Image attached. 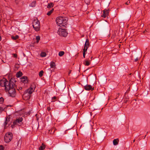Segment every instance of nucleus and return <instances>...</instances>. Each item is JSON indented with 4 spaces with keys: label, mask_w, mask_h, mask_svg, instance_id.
<instances>
[{
    "label": "nucleus",
    "mask_w": 150,
    "mask_h": 150,
    "mask_svg": "<svg viewBox=\"0 0 150 150\" xmlns=\"http://www.w3.org/2000/svg\"><path fill=\"white\" fill-rule=\"evenodd\" d=\"M13 125V124L12 125H11V127H12V128H13L14 127H15V125Z\"/></svg>",
    "instance_id": "35"
},
{
    "label": "nucleus",
    "mask_w": 150,
    "mask_h": 150,
    "mask_svg": "<svg viewBox=\"0 0 150 150\" xmlns=\"http://www.w3.org/2000/svg\"><path fill=\"white\" fill-rule=\"evenodd\" d=\"M22 73L21 72L19 71V72L17 73L16 74V77L18 78L21 77L22 75Z\"/></svg>",
    "instance_id": "15"
},
{
    "label": "nucleus",
    "mask_w": 150,
    "mask_h": 150,
    "mask_svg": "<svg viewBox=\"0 0 150 150\" xmlns=\"http://www.w3.org/2000/svg\"><path fill=\"white\" fill-rule=\"evenodd\" d=\"M120 45H119V46H120Z\"/></svg>",
    "instance_id": "45"
},
{
    "label": "nucleus",
    "mask_w": 150,
    "mask_h": 150,
    "mask_svg": "<svg viewBox=\"0 0 150 150\" xmlns=\"http://www.w3.org/2000/svg\"><path fill=\"white\" fill-rule=\"evenodd\" d=\"M103 14L102 16L104 18H105L106 16H108V13H105V11L103 10Z\"/></svg>",
    "instance_id": "16"
},
{
    "label": "nucleus",
    "mask_w": 150,
    "mask_h": 150,
    "mask_svg": "<svg viewBox=\"0 0 150 150\" xmlns=\"http://www.w3.org/2000/svg\"><path fill=\"white\" fill-rule=\"evenodd\" d=\"M84 88L87 91L93 90V88H92V87L91 85L88 84L84 86Z\"/></svg>",
    "instance_id": "8"
},
{
    "label": "nucleus",
    "mask_w": 150,
    "mask_h": 150,
    "mask_svg": "<svg viewBox=\"0 0 150 150\" xmlns=\"http://www.w3.org/2000/svg\"><path fill=\"white\" fill-rule=\"evenodd\" d=\"M44 73V71L43 70H41L40 71L39 74V75L40 77H41L43 75V74Z\"/></svg>",
    "instance_id": "24"
},
{
    "label": "nucleus",
    "mask_w": 150,
    "mask_h": 150,
    "mask_svg": "<svg viewBox=\"0 0 150 150\" xmlns=\"http://www.w3.org/2000/svg\"><path fill=\"white\" fill-rule=\"evenodd\" d=\"M40 56L41 57H45L46 56V54L45 52H42L40 54Z\"/></svg>",
    "instance_id": "25"
},
{
    "label": "nucleus",
    "mask_w": 150,
    "mask_h": 150,
    "mask_svg": "<svg viewBox=\"0 0 150 150\" xmlns=\"http://www.w3.org/2000/svg\"><path fill=\"white\" fill-rule=\"evenodd\" d=\"M22 120L23 118L22 117H19L18 119H17L13 122V124L14 125H16L20 126L22 124Z\"/></svg>",
    "instance_id": "7"
},
{
    "label": "nucleus",
    "mask_w": 150,
    "mask_h": 150,
    "mask_svg": "<svg viewBox=\"0 0 150 150\" xmlns=\"http://www.w3.org/2000/svg\"><path fill=\"white\" fill-rule=\"evenodd\" d=\"M1 36H0V41L1 40Z\"/></svg>",
    "instance_id": "41"
},
{
    "label": "nucleus",
    "mask_w": 150,
    "mask_h": 150,
    "mask_svg": "<svg viewBox=\"0 0 150 150\" xmlns=\"http://www.w3.org/2000/svg\"><path fill=\"white\" fill-rule=\"evenodd\" d=\"M21 81L24 83H27L28 82L27 77L26 76H23L21 78Z\"/></svg>",
    "instance_id": "9"
},
{
    "label": "nucleus",
    "mask_w": 150,
    "mask_h": 150,
    "mask_svg": "<svg viewBox=\"0 0 150 150\" xmlns=\"http://www.w3.org/2000/svg\"><path fill=\"white\" fill-rule=\"evenodd\" d=\"M89 47V40L88 39H86L85 44L84 47L83 49H86V50Z\"/></svg>",
    "instance_id": "10"
},
{
    "label": "nucleus",
    "mask_w": 150,
    "mask_h": 150,
    "mask_svg": "<svg viewBox=\"0 0 150 150\" xmlns=\"http://www.w3.org/2000/svg\"><path fill=\"white\" fill-rule=\"evenodd\" d=\"M130 3V1L128 0L126 3L125 4L127 5H128Z\"/></svg>",
    "instance_id": "32"
},
{
    "label": "nucleus",
    "mask_w": 150,
    "mask_h": 150,
    "mask_svg": "<svg viewBox=\"0 0 150 150\" xmlns=\"http://www.w3.org/2000/svg\"><path fill=\"white\" fill-rule=\"evenodd\" d=\"M92 57H91V60H92Z\"/></svg>",
    "instance_id": "43"
},
{
    "label": "nucleus",
    "mask_w": 150,
    "mask_h": 150,
    "mask_svg": "<svg viewBox=\"0 0 150 150\" xmlns=\"http://www.w3.org/2000/svg\"><path fill=\"white\" fill-rule=\"evenodd\" d=\"M119 140L118 139H114L113 141V144L114 145H116L118 144Z\"/></svg>",
    "instance_id": "12"
},
{
    "label": "nucleus",
    "mask_w": 150,
    "mask_h": 150,
    "mask_svg": "<svg viewBox=\"0 0 150 150\" xmlns=\"http://www.w3.org/2000/svg\"><path fill=\"white\" fill-rule=\"evenodd\" d=\"M85 63H84L85 65L88 66L90 65V63L88 61H85Z\"/></svg>",
    "instance_id": "21"
},
{
    "label": "nucleus",
    "mask_w": 150,
    "mask_h": 150,
    "mask_svg": "<svg viewBox=\"0 0 150 150\" xmlns=\"http://www.w3.org/2000/svg\"><path fill=\"white\" fill-rule=\"evenodd\" d=\"M4 110V109L3 108L0 107V113Z\"/></svg>",
    "instance_id": "29"
},
{
    "label": "nucleus",
    "mask_w": 150,
    "mask_h": 150,
    "mask_svg": "<svg viewBox=\"0 0 150 150\" xmlns=\"http://www.w3.org/2000/svg\"><path fill=\"white\" fill-rule=\"evenodd\" d=\"M54 129H52L51 132H50V134H52L54 133Z\"/></svg>",
    "instance_id": "31"
},
{
    "label": "nucleus",
    "mask_w": 150,
    "mask_h": 150,
    "mask_svg": "<svg viewBox=\"0 0 150 150\" xmlns=\"http://www.w3.org/2000/svg\"><path fill=\"white\" fill-rule=\"evenodd\" d=\"M4 99L2 97H1L0 98V103L2 104L4 102Z\"/></svg>",
    "instance_id": "27"
},
{
    "label": "nucleus",
    "mask_w": 150,
    "mask_h": 150,
    "mask_svg": "<svg viewBox=\"0 0 150 150\" xmlns=\"http://www.w3.org/2000/svg\"><path fill=\"white\" fill-rule=\"evenodd\" d=\"M47 109L48 111H49L50 110L51 108L50 107H48L47 108Z\"/></svg>",
    "instance_id": "37"
},
{
    "label": "nucleus",
    "mask_w": 150,
    "mask_h": 150,
    "mask_svg": "<svg viewBox=\"0 0 150 150\" xmlns=\"http://www.w3.org/2000/svg\"><path fill=\"white\" fill-rule=\"evenodd\" d=\"M57 33L63 37H66L67 35V33L65 29L59 28L57 31Z\"/></svg>",
    "instance_id": "6"
},
{
    "label": "nucleus",
    "mask_w": 150,
    "mask_h": 150,
    "mask_svg": "<svg viewBox=\"0 0 150 150\" xmlns=\"http://www.w3.org/2000/svg\"><path fill=\"white\" fill-rule=\"evenodd\" d=\"M71 70H70V71H69V74L71 73Z\"/></svg>",
    "instance_id": "39"
},
{
    "label": "nucleus",
    "mask_w": 150,
    "mask_h": 150,
    "mask_svg": "<svg viewBox=\"0 0 150 150\" xmlns=\"http://www.w3.org/2000/svg\"><path fill=\"white\" fill-rule=\"evenodd\" d=\"M13 57H17V55L16 54H13Z\"/></svg>",
    "instance_id": "34"
},
{
    "label": "nucleus",
    "mask_w": 150,
    "mask_h": 150,
    "mask_svg": "<svg viewBox=\"0 0 150 150\" xmlns=\"http://www.w3.org/2000/svg\"><path fill=\"white\" fill-rule=\"evenodd\" d=\"M57 99V97L56 96H54L52 98V102H54L55 101L56 99Z\"/></svg>",
    "instance_id": "28"
},
{
    "label": "nucleus",
    "mask_w": 150,
    "mask_h": 150,
    "mask_svg": "<svg viewBox=\"0 0 150 150\" xmlns=\"http://www.w3.org/2000/svg\"><path fill=\"white\" fill-rule=\"evenodd\" d=\"M19 36L18 35H16L15 36H12L11 38L13 40H16L19 38Z\"/></svg>",
    "instance_id": "19"
},
{
    "label": "nucleus",
    "mask_w": 150,
    "mask_h": 150,
    "mask_svg": "<svg viewBox=\"0 0 150 150\" xmlns=\"http://www.w3.org/2000/svg\"><path fill=\"white\" fill-rule=\"evenodd\" d=\"M120 45H119V46H120Z\"/></svg>",
    "instance_id": "46"
},
{
    "label": "nucleus",
    "mask_w": 150,
    "mask_h": 150,
    "mask_svg": "<svg viewBox=\"0 0 150 150\" xmlns=\"http://www.w3.org/2000/svg\"><path fill=\"white\" fill-rule=\"evenodd\" d=\"M50 67L52 68H54L56 67V65L55 63L53 62H51L50 63Z\"/></svg>",
    "instance_id": "14"
},
{
    "label": "nucleus",
    "mask_w": 150,
    "mask_h": 150,
    "mask_svg": "<svg viewBox=\"0 0 150 150\" xmlns=\"http://www.w3.org/2000/svg\"><path fill=\"white\" fill-rule=\"evenodd\" d=\"M4 147L2 145H0V150H3Z\"/></svg>",
    "instance_id": "30"
},
{
    "label": "nucleus",
    "mask_w": 150,
    "mask_h": 150,
    "mask_svg": "<svg viewBox=\"0 0 150 150\" xmlns=\"http://www.w3.org/2000/svg\"><path fill=\"white\" fill-rule=\"evenodd\" d=\"M91 114H92L91 112L90 114H91V115H92Z\"/></svg>",
    "instance_id": "44"
},
{
    "label": "nucleus",
    "mask_w": 150,
    "mask_h": 150,
    "mask_svg": "<svg viewBox=\"0 0 150 150\" xmlns=\"http://www.w3.org/2000/svg\"><path fill=\"white\" fill-rule=\"evenodd\" d=\"M68 18L66 17H59L56 20L57 25L59 26H64L67 24Z\"/></svg>",
    "instance_id": "3"
},
{
    "label": "nucleus",
    "mask_w": 150,
    "mask_h": 150,
    "mask_svg": "<svg viewBox=\"0 0 150 150\" xmlns=\"http://www.w3.org/2000/svg\"><path fill=\"white\" fill-rule=\"evenodd\" d=\"M34 84L32 85L31 86L25 90L23 96V98L24 100H27L29 99L31 96L32 93L34 91L35 89Z\"/></svg>",
    "instance_id": "2"
},
{
    "label": "nucleus",
    "mask_w": 150,
    "mask_h": 150,
    "mask_svg": "<svg viewBox=\"0 0 150 150\" xmlns=\"http://www.w3.org/2000/svg\"><path fill=\"white\" fill-rule=\"evenodd\" d=\"M54 11V9H52L51 10H50V11H49L48 12L47 14V15L48 16L50 15L51 13L53 12V11Z\"/></svg>",
    "instance_id": "22"
},
{
    "label": "nucleus",
    "mask_w": 150,
    "mask_h": 150,
    "mask_svg": "<svg viewBox=\"0 0 150 150\" xmlns=\"http://www.w3.org/2000/svg\"><path fill=\"white\" fill-rule=\"evenodd\" d=\"M10 123L9 122V119L6 118V119L5 121L4 122V125L5 126V127H8L7 126V124L8 125V126L9 125Z\"/></svg>",
    "instance_id": "11"
},
{
    "label": "nucleus",
    "mask_w": 150,
    "mask_h": 150,
    "mask_svg": "<svg viewBox=\"0 0 150 150\" xmlns=\"http://www.w3.org/2000/svg\"><path fill=\"white\" fill-rule=\"evenodd\" d=\"M33 26L35 31H38L40 30V23L37 19H35L32 23Z\"/></svg>",
    "instance_id": "4"
},
{
    "label": "nucleus",
    "mask_w": 150,
    "mask_h": 150,
    "mask_svg": "<svg viewBox=\"0 0 150 150\" xmlns=\"http://www.w3.org/2000/svg\"><path fill=\"white\" fill-rule=\"evenodd\" d=\"M54 6V4L53 3H49L48 4L47 8H50L51 7H52Z\"/></svg>",
    "instance_id": "18"
},
{
    "label": "nucleus",
    "mask_w": 150,
    "mask_h": 150,
    "mask_svg": "<svg viewBox=\"0 0 150 150\" xmlns=\"http://www.w3.org/2000/svg\"><path fill=\"white\" fill-rule=\"evenodd\" d=\"M149 25H150V24H149Z\"/></svg>",
    "instance_id": "47"
},
{
    "label": "nucleus",
    "mask_w": 150,
    "mask_h": 150,
    "mask_svg": "<svg viewBox=\"0 0 150 150\" xmlns=\"http://www.w3.org/2000/svg\"><path fill=\"white\" fill-rule=\"evenodd\" d=\"M135 139H134L133 141V142H135Z\"/></svg>",
    "instance_id": "42"
},
{
    "label": "nucleus",
    "mask_w": 150,
    "mask_h": 150,
    "mask_svg": "<svg viewBox=\"0 0 150 150\" xmlns=\"http://www.w3.org/2000/svg\"><path fill=\"white\" fill-rule=\"evenodd\" d=\"M64 54V52L63 51H60L59 53V55L60 57L62 56Z\"/></svg>",
    "instance_id": "20"
},
{
    "label": "nucleus",
    "mask_w": 150,
    "mask_h": 150,
    "mask_svg": "<svg viewBox=\"0 0 150 150\" xmlns=\"http://www.w3.org/2000/svg\"><path fill=\"white\" fill-rule=\"evenodd\" d=\"M13 135L10 132H8L6 133L4 137V139L5 142L6 143H9L12 139Z\"/></svg>",
    "instance_id": "5"
},
{
    "label": "nucleus",
    "mask_w": 150,
    "mask_h": 150,
    "mask_svg": "<svg viewBox=\"0 0 150 150\" xmlns=\"http://www.w3.org/2000/svg\"><path fill=\"white\" fill-rule=\"evenodd\" d=\"M138 59L139 58L138 57L136 59H135L134 61L135 62H137L138 60Z\"/></svg>",
    "instance_id": "36"
},
{
    "label": "nucleus",
    "mask_w": 150,
    "mask_h": 150,
    "mask_svg": "<svg viewBox=\"0 0 150 150\" xmlns=\"http://www.w3.org/2000/svg\"><path fill=\"white\" fill-rule=\"evenodd\" d=\"M36 40L37 43H38L40 39V37L39 36H37L36 37Z\"/></svg>",
    "instance_id": "23"
},
{
    "label": "nucleus",
    "mask_w": 150,
    "mask_h": 150,
    "mask_svg": "<svg viewBox=\"0 0 150 150\" xmlns=\"http://www.w3.org/2000/svg\"><path fill=\"white\" fill-rule=\"evenodd\" d=\"M104 10L105 11V13H108H108H109L108 11H109V10H107V9H105Z\"/></svg>",
    "instance_id": "33"
},
{
    "label": "nucleus",
    "mask_w": 150,
    "mask_h": 150,
    "mask_svg": "<svg viewBox=\"0 0 150 150\" xmlns=\"http://www.w3.org/2000/svg\"><path fill=\"white\" fill-rule=\"evenodd\" d=\"M85 2H86V1H85Z\"/></svg>",
    "instance_id": "48"
},
{
    "label": "nucleus",
    "mask_w": 150,
    "mask_h": 150,
    "mask_svg": "<svg viewBox=\"0 0 150 150\" xmlns=\"http://www.w3.org/2000/svg\"><path fill=\"white\" fill-rule=\"evenodd\" d=\"M19 89H20V90H22V88L21 87H19Z\"/></svg>",
    "instance_id": "40"
},
{
    "label": "nucleus",
    "mask_w": 150,
    "mask_h": 150,
    "mask_svg": "<svg viewBox=\"0 0 150 150\" xmlns=\"http://www.w3.org/2000/svg\"><path fill=\"white\" fill-rule=\"evenodd\" d=\"M87 51L86 49H83V57L85 58V56L86 54V52Z\"/></svg>",
    "instance_id": "26"
},
{
    "label": "nucleus",
    "mask_w": 150,
    "mask_h": 150,
    "mask_svg": "<svg viewBox=\"0 0 150 150\" xmlns=\"http://www.w3.org/2000/svg\"><path fill=\"white\" fill-rule=\"evenodd\" d=\"M35 4H36V1H34L32 2L31 4L30 5V6L32 7H35Z\"/></svg>",
    "instance_id": "17"
},
{
    "label": "nucleus",
    "mask_w": 150,
    "mask_h": 150,
    "mask_svg": "<svg viewBox=\"0 0 150 150\" xmlns=\"http://www.w3.org/2000/svg\"><path fill=\"white\" fill-rule=\"evenodd\" d=\"M15 2L16 3V4H18V1L17 0H15Z\"/></svg>",
    "instance_id": "38"
},
{
    "label": "nucleus",
    "mask_w": 150,
    "mask_h": 150,
    "mask_svg": "<svg viewBox=\"0 0 150 150\" xmlns=\"http://www.w3.org/2000/svg\"><path fill=\"white\" fill-rule=\"evenodd\" d=\"M16 81L14 78H11L9 82L6 79H4L0 81V85L5 87V90L8 92L10 96L14 97L16 94L15 90Z\"/></svg>",
    "instance_id": "1"
},
{
    "label": "nucleus",
    "mask_w": 150,
    "mask_h": 150,
    "mask_svg": "<svg viewBox=\"0 0 150 150\" xmlns=\"http://www.w3.org/2000/svg\"><path fill=\"white\" fill-rule=\"evenodd\" d=\"M45 148V145L44 144L42 143V145L40 146L39 148V150H43Z\"/></svg>",
    "instance_id": "13"
}]
</instances>
